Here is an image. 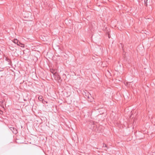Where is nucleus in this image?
Wrapping results in <instances>:
<instances>
[{
	"instance_id": "1",
	"label": "nucleus",
	"mask_w": 155,
	"mask_h": 155,
	"mask_svg": "<svg viewBox=\"0 0 155 155\" xmlns=\"http://www.w3.org/2000/svg\"><path fill=\"white\" fill-rule=\"evenodd\" d=\"M10 129L12 132L13 133L16 134L18 133L17 130L16 128L13 127H10Z\"/></svg>"
},
{
	"instance_id": "2",
	"label": "nucleus",
	"mask_w": 155,
	"mask_h": 155,
	"mask_svg": "<svg viewBox=\"0 0 155 155\" xmlns=\"http://www.w3.org/2000/svg\"><path fill=\"white\" fill-rule=\"evenodd\" d=\"M13 42L15 44H17L18 45H20V43L19 42L18 40L16 39H15L13 40Z\"/></svg>"
},
{
	"instance_id": "3",
	"label": "nucleus",
	"mask_w": 155,
	"mask_h": 155,
	"mask_svg": "<svg viewBox=\"0 0 155 155\" xmlns=\"http://www.w3.org/2000/svg\"><path fill=\"white\" fill-rule=\"evenodd\" d=\"M5 60L7 61L8 62V64H9L10 65L11 63V61L10 59H9L8 58H6Z\"/></svg>"
},
{
	"instance_id": "4",
	"label": "nucleus",
	"mask_w": 155,
	"mask_h": 155,
	"mask_svg": "<svg viewBox=\"0 0 155 155\" xmlns=\"http://www.w3.org/2000/svg\"><path fill=\"white\" fill-rule=\"evenodd\" d=\"M147 1L148 0H144V5L146 6H147Z\"/></svg>"
},
{
	"instance_id": "5",
	"label": "nucleus",
	"mask_w": 155,
	"mask_h": 155,
	"mask_svg": "<svg viewBox=\"0 0 155 155\" xmlns=\"http://www.w3.org/2000/svg\"><path fill=\"white\" fill-rule=\"evenodd\" d=\"M102 147H106L107 148L106 149H105V150H107V149H108L107 146L105 144H104V143L103 144V145Z\"/></svg>"
},
{
	"instance_id": "6",
	"label": "nucleus",
	"mask_w": 155,
	"mask_h": 155,
	"mask_svg": "<svg viewBox=\"0 0 155 155\" xmlns=\"http://www.w3.org/2000/svg\"><path fill=\"white\" fill-rule=\"evenodd\" d=\"M42 96H40L38 97V99L40 100V101H41L42 100Z\"/></svg>"
},
{
	"instance_id": "7",
	"label": "nucleus",
	"mask_w": 155,
	"mask_h": 155,
	"mask_svg": "<svg viewBox=\"0 0 155 155\" xmlns=\"http://www.w3.org/2000/svg\"><path fill=\"white\" fill-rule=\"evenodd\" d=\"M89 95H91V94H88V93H87V95H86V96L88 97V98H89Z\"/></svg>"
},
{
	"instance_id": "8",
	"label": "nucleus",
	"mask_w": 155,
	"mask_h": 155,
	"mask_svg": "<svg viewBox=\"0 0 155 155\" xmlns=\"http://www.w3.org/2000/svg\"><path fill=\"white\" fill-rule=\"evenodd\" d=\"M51 72L52 74H54V71L53 70V69L51 70Z\"/></svg>"
},
{
	"instance_id": "9",
	"label": "nucleus",
	"mask_w": 155,
	"mask_h": 155,
	"mask_svg": "<svg viewBox=\"0 0 155 155\" xmlns=\"http://www.w3.org/2000/svg\"><path fill=\"white\" fill-rule=\"evenodd\" d=\"M10 127H12L11 125H9L8 126V127L10 128Z\"/></svg>"
},
{
	"instance_id": "10",
	"label": "nucleus",
	"mask_w": 155,
	"mask_h": 155,
	"mask_svg": "<svg viewBox=\"0 0 155 155\" xmlns=\"http://www.w3.org/2000/svg\"><path fill=\"white\" fill-rule=\"evenodd\" d=\"M131 138H130V139L129 140H131Z\"/></svg>"
}]
</instances>
